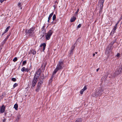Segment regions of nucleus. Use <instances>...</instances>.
<instances>
[{
    "label": "nucleus",
    "instance_id": "8fccbe9b",
    "mask_svg": "<svg viewBox=\"0 0 122 122\" xmlns=\"http://www.w3.org/2000/svg\"><path fill=\"white\" fill-rule=\"evenodd\" d=\"M42 35V37H43L44 36V35L43 34V35Z\"/></svg>",
    "mask_w": 122,
    "mask_h": 122
},
{
    "label": "nucleus",
    "instance_id": "473e14b6",
    "mask_svg": "<svg viewBox=\"0 0 122 122\" xmlns=\"http://www.w3.org/2000/svg\"><path fill=\"white\" fill-rule=\"evenodd\" d=\"M81 24H79L77 26V28H80L81 26Z\"/></svg>",
    "mask_w": 122,
    "mask_h": 122
},
{
    "label": "nucleus",
    "instance_id": "09e8293b",
    "mask_svg": "<svg viewBox=\"0 0 122 122\" xmlns=\"http://www.w3.org/2000/svg\"><path fill=\"white\" fill-rule=\"evenodd\" d=\"M51 23L52 24H53V23H54V22L53 21V22H52Z\"/></svg>",
    "mask_w": 122,
    "mask_h": 122
},
{
    "label": "nucleus",
    "instance_id": "864d4df0",
    "mask_svg": "<svg viewBox=\"0 0 122 122\" xmlns=\"http://www.w3.org/2000/svg\"><path fill=\"white\" fill-rule=\"evenodd\" d=\"M97 52H95V53L96 54H97Z\"/></svg>",
    "mask_w": 122,
    "mask_h": 122
},
{
    "label": "nucleus",
    "instance_id": "c85d7f7f",
    "mask_svg": "<svg viewBox=\"0 0 122 122\" xmlns=\"http://www.w3.org/2000/svg\"><path fill=\"white\" fill-rule=\"evenodd\" d=\"M11 80L15 82L16 81V79L15 78H13L11 79Z\"/></svg>",
    "mask_w": 122,
    "mask_h": 122
},
{
    "label": "nucleus",
    "instance_id": "49530a36",
    "mask_svg": "<svg viewBox=\"0 0 122 122\" xmlns=\"http://www.w3.org/2000/svg\"><path fill=\"white\" fill-rule=\"evenodd\" d=\"M95 54L94 53L93 54V56H95Z\"/></svg>",
    "mask_w": 122,
    "mask_h": 122
},
{
    "label": "nucleus",
    "instance_id": "412c9836",
    "mask_svg": "<svg viewBox=\"0 0 122 122\" xmlns=\"http://www.w3.org/2000/svg\"><path fill=\"white\" fill-rule=\"evenodd\" d=\"M10 28V26H8L6 29L4 31V33H6L8 31L9 29Z\"/></svg>",
    "mask_w": 122,
    "mask_h": 122
},
{
    "label": "nucleus",
    "instance_id": "7ed1b4c3",
    "mask_svg": "<svg viewBox=\"0 0 122 122\" xmlns=\"http://www.w3.org/2000/svg\"><path fill=\"white\" fill-rule=\"evenodd\" d=\"M103 91L101 88H99L92 94V96L94 97L97 96H101L102 93Z\"/></svg>",
    "mask_w": 122,
    "mask_h": 122
},
{
    "label": "nucleus",
    "instance_id": "ea45409f",
    "mask_svg": "<svg viewBox=\"0 0 122 122\" xmlns=\"http://www.w3.org/2000/svg\"><path fill=\"white\" fill-rule=\"evenodd\" d=\"M5 41H3V42H2V44H4L5 43Z\"/></svg>",
    "mask_w": 122,
    "mask_h": 122
},
{
    "label": "nucleus",
    "instance_id": "4d7b16f0",
    "mask_svg": "<svg viewBox=\"0 0 122 122\" xmlns=\"http://www.w3.org/2000/svg\"><path fill=\"white\" fill-rule=\"evenodd\" d=\"M21 62L20 63V64H21Z\"/></svg>",
    "mask_w": 122,
    "mask_h": 122
},
{
    "label": "nucleus",
    "instance_id": "cd10ccee",
    "mask_svg": "<svg viewBox=\"0 0 122 122\" xmlns=\"http://www.w3.org/2000/svg\"><path fill=\"white\" fill-rule=\"evenodd\" d=\"M17 57H15L13 59V61L14 62H15L17 61Z\"/></svg>",
    "mask_w": 122,
    "mask_h": 122
},
{
    "label": "nucleus",
    "instance_id": "ddd939ff",
    "mask_svg": "<svg viewBox=\"0 0 122 122\" xmlns=\"http://www.w3.org/2000/svg\"><path fill=\"white\" fill-rule=\"evenodd\" d=\"M87 88L86 87V86H84V88L81 89V91H80V94H82L83 93V92L85 90H86L87 89Z\"/></svg>",
    "mask_w": 122,
    "mask_h": 122
},
{
    "label": "nucleus",
    "instance_id": "f257e3e1",
    "mask_svg": "<svg viewBox=\"0 0 122 122\" xmlns=\"http://www.w3.org/2000/svg\"><path fill=\"white\" fill-rule=\"evenodd\" d=\"M41 71L40 69H38L35 74V76L33 79L31 85L32 86L34 87L38 81V79L41 74Z\"/></svg>",
    "mask_w": 122,
    "mask_h": 122
},
{
    "label": "nucleus",
    "instance_id": "f03ea898",
    "mask_svg": "<svg viewBox=\"0 0 122 122\" xmlns=\"http://www.w3.org/2000/svg\"><path fill=\"white\" fill-rule=\"evenodd\" d=\"M63 62L62 61H60L57 64L56 69L53 72L52 75H55L59 70L63 69Z\"/></svg>",
    "mask_w": 122,
    "mask_h": 122
},
{
    "label": "nucleus",
    "instance_id": "5fc2aeb1",
    "mask_svg": "<svg viewBox=\"0 0 122 122\" xmlns=\"http://www.w3.org/2000/svg\"><path fill=\"white\" fill-rule=\"evenodd\" d=\"M44 66H45H45H46V65Z\"/></svg>",
    "mask_w": 122,
    "mask_h": 122
},
{
    "label": "nucleus",
    "instance_id": "f3484780",
    "mask_svg": "<svg viewBox=\"0 0 122 122\" xmlns=\"http://www.w3.org/2000/svg\"><path fill=\"white\" fill-rule=\"evenodd\" d=\"M30 54H32L33 55H35L36 53V51L34 49H32L30 51Z\"/></svg>",
    "mask_w": 122,
    "mask_h": 122
},
{
    "label": "nucleus",
    "instance_id": "37998d69",
    "mask_svg": "<svg viewBox=\"0 0 122 122\" xmlns=\"http://www.w3.org/2000/svg\"><path fill=\"white\" fill-rule=\"evenodd\" d=\"M122 19H121V18L119 19V21H120L121 20H122Z\"/></svg>",
    "mask_w": 122,
    "mask_h": 122
},
{
    "label": "nucleus",
    "instance_id": "393cba45",
    "mask_svg": "<svg viewBox=\"0 0 122 122\" xmlns=\"http://www.w3.org/2000/svg\"><path fill=\"white\" fill-rule=\"evenodd\" d=\"M56 18V15L55 14H54L53 16L52 20H55Z\"/></svg>",
    "mask_w": 122,
    "mask_h": 122
},
{
    "label": "nucleus",
    "instance_id": "f704fd0d",
    "mask_svg": "<svg viewBox=\"0 0 122 122\" xmlns=\"http://www.w3.org/2000/svg\"><path fill=\"white\" fill-rule=\"evenodd\" d=\"M6 0H0V2H1V3H2L4 1H5Z\"/></svg>",
    "mask_w": 122,
    "mask_h": 122
},
{
    "label": "nucleus",
    "instance_id": "39448f33",
    "mask_svg": "<svg viewBox=\"0 0 122 122\" xmlns=\"http://www.w3.org/2000/svg\"><path fill=\"white\" fill-rule=\"evenodd\" d=\"M122 72V64L121 65L120 67L118 68L116 70L115 72L113 74V76L114 77L117 76L119 74Z\"/></svg>",
    "mask_w": 122,
    "mask_h": 122
},
{
    "label": "nucleus",
    "instance_id": "9b49d317",
    "mask_svg": "<svg viewBox=\"0 0 122 122\" xmlns=\"http://www.w3.org/2000/svg\"><path fill=\"white\" fill-rule=\"evenodd\" d=\"M44 75L43 74H42L41 75L39 78V80L38 82H40L41 83H43L44 81Z\"/></svg>",
    "mask_w": 122,
    "mask_h": 122
},
{
    "label": "nucleus",
    "instance_id": "e433bc0d",
    "mask_svg": "<svg viewBox=\"0 0 122 122\" xmlns=\"http://www.w3.org/2000/svg\"><path fill=\"white\" fill-rule=\"evenodd\" d=\"M8 39V38H6L4 40V41H5V42L7 40V39Z\"/></svg>",
    "mask_w": 122,
    "mask_h": 122
},
{
    "label": "nucleus",
    "instance_id": "79ce46f5",
    "mask_svg": "<svg viewBox=\"0 0 122 122\" xmlns=\"http://www.w3.org/2000/svg\"><path fill=\"white\" fill-rule=\"evenodd\" d=\"M99 68L97 69V70H96L97 71V72L98 71V70H99Z\"/></svg>",
    "mask_w": 122,
    "mask_h": 122
},
{
    "label": "nucleus",
    "instance_id": "a19ab883",
    "mask_svg": "<svg viewBox=\"0 0 122 122\" xmlns=\"http://www.w3.org/2000/svg\"><path fill=\"white\" fill-rule=\"evenodd\" d=\"M112 42H113V43H114L116 42V40H114L113 41H112Z\"/></svg>",
    "mask_w": 122,
    "mask_h": 122
},
{
    "label": "nucleus",
    "instance_id": "4468645a",
    "mask_svg": "<svg viewBox=\"0 0 122 122\" xmlns=\"http://www.w3.org/2000/svg\"><path fill=\"white\" fill-rule=\"evenodd\" d=\"M5 107L4 105H2L0 109V112L1 113H3L5 111Z\"/></svg>",
    "mask_w": 122,
    "mask_h": 122
},
{
    "label": "nucleus",
    "instance_id": "6e6552de",
    "mask_svg": "<svg viewBox=\"0 0 122 122\" xmlns=\"http://www.w3.org/2000/svg\"><path fill=\"white\" fill-rule=\"evenodd\" d=\"M75 44H73L71 48V50L68 52V56L70 57L72 55L73 53V50L75 48Z\"/></svg>",
    "mask_w": 122,
    "mask_h": 122
},
{
    "label": "nucleus",
    "instance_id": "a18cd8bd",
    "mask_svg": "<svg viewBox=\"0 0 122 122\" xmlns=\"http://www.w3.org/2000/svg\"><path fill=\"white\" fill-rule=\"evenodd\" d=\"M5 33H4V32L2 34V36H3V35H4Z\"/></svg>",
    "mask_w": 122,
    "mask_h": 122
},
{
    "label": "nucleus",
    "instance_id": "f8f14e48",
    "mask_svg": "<svg viewBox=\"0 0 122 122\" xmlns=\"http://www.w3.org/2000/svg\"><path fill=\"white\" fill-rule=\"evenodd\" d=\"M46 44L45 43H43L41 44L40 45V47H41L42 46L43 47V51H44L45 50L46 47Z\"/></svg>",
    "mask_w": 122,
    "mask_h": 122
},
{
    "label": "nucleus",
    "instance_id": "aec40b11",
    "mask_svg": "<svg viewBox=\"0 0 122 122\" xmlns=\"http://www.w3.org/2000/svg\"><path fill=\"white\" fill-rule=\"evenodd\" d=\"M14 108H15V110H17L18 108V105L17 104H15L14 106Z\"/></svg>",
    "mask_w": 122,
    "mask_h": 122
},
{
    "label": "nucleus",
    "instance_id": "a211bd4d",
    "mask_svg": "<svg viewBox=\"0 0 122 122\" xmlns=\"http://www.w3.org/2000/svg\"><path fill=\"white\" fill-rule=\"evenodd\" d=\"M76 19V18L74 17H73V18H71L70 20L71 22H72L74 21Z\"/></svg>",
    "mask_w": 122,
    "mask_h": 122
},
{
    "label": "nucleus",
    "instance_id": "3c124183",
    "mask_svg": "<svg viewBox=\"0 0 122 122\" xmlns=\"http://www.w3.org/2000/svg\"><path fill=\"white\" fill-rule=\"evenodd\" d=\"M121 19H122V16L121 17Z\"/></svg>",
    "mask_w": 122,
    "mask_h": 122
},
{
    "label": "nucleus",
    "instance_id": "bb28decb",
    "mask_svg": "<svg viewBox=\"0 0 122 122\" xmlns=\"http://www.w3.org/2000/svg\"><path fill=\"white\" fill-rule=\"evenodd\" d=\"M20 117V114H18L17 116V118L16 119V120L18 121Z\"/></svg>",
    "mask_w": 122,
    "mask_h": 122
},
{
    "label": "nucleus",
    "instance_id": "4be33fe9",
    "mask_svg": "<svg viewBox=\"0 0 122 122\" xmlns=\"http://www.w3.org/2000/svg\"><path fill=\"white\" fill-rule=\"evenodd\" d=\"M115 31H114V30H112L110 33V35L112 36L113 35Z\"/></svg>",
    "mask_w": 122,
    "mask_h": 122
},
{
    "label": "nucleus",
    "instance_id": "2eb2a0df",
    "mask_svg": "<svg viewBox=\"0 0 122 122\" xmlns=\"http://www.w3.org/2000/svg\"><path fill=\"white\" fill-rule=\"evenodd\" d=\"M30 70L28 68H26L25 67H23L21 69V71L23 72L27 71L28 72Z\"/></svg>",
    "mask_w": 122,
    "mask_h": 122
},
{
    "label": "nucleus",
    "instance_id": "20e7f679",
    "mask_svg": "<svg viewBox=\"0 0 122 122\" xmlns=\"http://www.w3.org/2000/svg\"><path fill=\"white\" fill-rule=\"evenodd\" d=\"M35 29L34 27H33L30 28L29 30H26L25 32L26 34H28L30 36H32L35 32L34 30Z\"/></svg>",
    "mask_w": 122,
    "mask_h": 122
},
{
    "label": "nucleus",
    "instance_id": "c9c22d12",
    "mask_svg": "<svg viewBox=\"0 0 122 122\" xmlns=\"http://www.w3.org/2000/svg\"><path fill=\"white\" fill-rule=\"evenodd\" d=\"M120 55V54L119 53H117V57H119Z\"/></svg>",
    "mask_w": 122,
    "mask_h": 122
},
{
    "label": "nucleus",
    "instance_id": "58836bf2",
    "mask_svg": "<svg viewBox=\"0 0 122 122\" xmlns=\"http://www.w3.org/2000/svg\"><path fill=\"white\" fill-rule=\"evenodd\" d=\"M6 119H4L3 120V122H5L6 121Z\"/></svg>",
    "mask_w": 122,
    "mask_h": 122
},
{
    "label": "nucleus",
    "instance_id": "9d476101",
    "mask_svg": "<svg viewBox=\"0 0 122 122\" xmlns=\"http://www.w3.org/2000/svg\"><path fill=\"white\" fill-rule=\"evenodd\" d=\"M42 83H41L40 82H38L36 88L35 90V91L37 92L39 91V90H40L41 88V86L42 85Z\"/></svg>",
    "mask_w": 122,
    "mask_h": 122
},
{
    "label": "nucleus",
    "instance_id": "7c9ffc66",
    "mask_svg": "<svg viewBox=\"0 0 122 122\" xmlns=\"http://www.w3.org/2000/svg\"><path fill=\"white\" fill-rule=\"evenodd\" d=\"M11 34V32H10L7 35V37L6 38H7L8 39V38L9 37L10 35Z\"/></svg>",
    "mask_w": 122,
    "mask_h": 122
},
{
    "label": "nucleus",
    "instance_id": "de8ad7c7",
    "mask_svg": "<svg viewBox=\"0 0 122 122\" xmlns=\"http://www.w3.org/2000/svg\"><path fill=\"white\" fill-rule=\"evenodd\" d=\"M50 20V19H49H49H48V22H49V20Z\"/></svg>",
    "mask_w": 122,
    "mask_h": 122
},
{
    "label": "nucleus",
    "instance_id": "6e6d98bb",
    "mask_svg": "<svg viewBox=\"0 0 122 122\" xmlns=\"http://www.w3.org/2000/svg\"><path fill=\"white\" fill-rule=\"evenodd\" d=\"M21 9H22V8H21Z\"/></svg>",
    "mask_w": 122,
    "mask_h": 122
},
{
    "label": "nucleus",
    "instance_id": "a878e982",
    "mask_svg": "<svg viewBox=\"0 0 122 122\" xmlns=\"http://www.w3.org/2000/svg\"><path fill=\"white\" fill-rule=\"evenodd\" d=\"M26 60H25L23 61L22 64V66L23 65H24L26 64Z\"/></svg>",
    "mask_w": 122,
    "mask_h": 122
},
{
    "label": "nucleus",
    "instance_id": "4c0bfd02",
    "mask_svg": "<svg viewBox=\"0 0 122 122\" xmlns=\"http://www.w3.org/2000/svg\"><path fill=\"white\" fill-rule=\"evenodd\" d=\"M79 9H78L77 10V11H76L75 12V13H76V14H77V13H78V12L79 11Z\"/></svg>",
    "mask_w": 122,
    "mask_h": 122
},
{
    "label": "nucleus",
    "instance_id": "1a4fd4ad",
    "mask_svg": "<svg viewBox=\"0 0 122 122\" xmlns=\"http://www.w3.org/2000/svg\"><path fill=\"white\" fill-rule=\"evenodd\" d=\"M53 31L51 30H50L48 32L46 36V39L47 40H49L51 37V36L52 35Z\"/></svg>",
    "mask_w": 122,
    "mask_h": 122
},
{
    "label": "nucleus",
    "instance_id": "0eeeda50",
    "mask_svg": "<svg viewBox=\"0 0 122 122\" xmlns=\"http://www.w3.org/2000/svg\"><path fill=\"white\" fill-rule=\"evenodd\" d=\"M105 0H99L98 3L100 5V8L99 13H101L102 12V9L103 7V4Z\"/></svg>",
    "mask_w": 122,
    "mask_h": 122
},
{
    "label": "nucleus",
    "instance_id": "5701e85b",
    "mask_svg": "<svg viewBox=\"0 0 122 122\" xmlns=\"http://www.w3.org/2000/svg\"><path fill=\"white\" fill-rule=\"evenodd\" d=\"M53 12L51 13L49 15V16L48 17V19H49V20L50 19H51V17H52L53 15Z\"/></svg>",
    "mask_w": 122,
    "mask_h": 122
},
{
    "label": "nucleus",
    "instance_id": "423d86ee",
    "mask_svg": "<svg viewBox=\"0 0 122 122\" xmlns=\"http://www.w3.org/2000/svg\"><path fill=\"white\" fill-rule=\"evenodd\" d=\"M114 43L112 41L108 45V47H107L106 51V54H108L110 53L112 51V47Z\"/></svg>",
    "mask_w": 122,
    "mask_h": 122
},
{
    "label": "nucleus",
    "instance_id": "dca6fc26",
    "mask_svg": "<svg viewBox=\"0 0 122 122\" xmlns=\"http://www.w3.org/2000/svg\"><path fill=\"white\" fill-rule=\"evenodd\" d=\"M45 27V26H43L42 27V28L41 29V33H42L44 34L45 33H46V30L45 29H44V28Z\"/></svg>",
    "mask_w": 122,
    "mask_h": 122
},
{
    "label": "nucleus",
    "instance_id": "2f4dec72",
    "mask_svg": "<svg viewBox=\"0 0 122 122\" xmlns=\"http://www.w3.org/2000/svg\"><path fill=\"white\" fill-rule=\"evenodd\" d=\"M18 5L19 7H21V3H18Z\"/></svg>",
    "mask_w": 122,
    "mask_h": 122
},
{
    "label": "nucleus",
    "instance_id": "6ab92c4d",
    "mask_svg": "<svg viewBox=\"0 0 122 122\" xmlns=\"http://www.w3.org/2000/svg\"><path fill=\"white\" fill-rule=\"evenodd\" d=\"M82 119L81 118H79L77 119L75 122H82Z\"/></svg>",
    "mask_w": 122,
    "mask_h": 122
},
{
    "label": "nucleus",
    "instance_id": "b1692460",
    "mask_svg": "<svg viewBox=\"0 0 122 122\" xmlns=\"http://www.w3.org/2000/svg\"><path fill=\"white\" fill-rule=\"evenodd\" d=\"M117 24H116L114 26L112 30H114V31H116V30L117 28Z\"/></svg>",
    "mask_w": 122,
    "mask_h": 122
},
{
    "label": "nucleus",
    "instance_id": "603ef678",
    "mask_svg": "<svg viewBox=\"0 0 122 122\" xmlns=\"http://www.w3.org/2000/svg\"><path fill=\"white\" fill-rule=\"evenodd\" d=\"M53 7H54L55 8V5H54L53 6Z\"/></svg>",
    "mask_w": 122,
    "mask_h": 122
},
{
    "label": "nucleus",
    "instance_id": "c756f323",
    "mask_svg": "<svg viewBox=\"0 0 122 122\" xmlns=\"http://www.w3.org/2000/svg\"><path fill=\"white\" fill-rule=\"evenodd\" d=\"M18 84L16 83H15L13 86V87L14 88H15V87L17 86H18Z\"/></svg>",
    "mask_w": 122,
    "mask_h": 122
},
{
    "label": "nucleus",
    "instance_id": "c03bdc74",
    "mask_svg": "<svg viewBox=\"0 0 122 122\" xmlns=\"http://www.w3.org/2000/svg\"><path fill=\"white\" fill-rule=\"evenodd\" d=\"M119 21H118V22L116 24H117V25H118V24L119 23Z\"/></svg>",
    "mask_w": 122,
    "mask_h": 122
},
{
    "label": "nucleus",
    "instance_id": "72a5a7b5",
    "mask_svg": "<svg viewBox=\"0 0 122 122\" xmlns=\"http://www.w3.org/2000/svg\"><path fill=\"white\" fill-rule=\"evenodd\" d=\"M80 40V38H79L78 39H77L76 41V42H75V44H76L77 43V41H79Z\"/></svg>",
    "mask_w": 122,
    "mask_h": 122
}]
</instances>
